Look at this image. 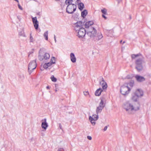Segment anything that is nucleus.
<instances>
[{"label": "nucleus", "instance_id": "bb28decb", "mask_svg": "<svg viewBox=\"0 0 151 151\" xmlns=\"http://www.w3.org/2000/svg\"><path fill=\"white\" fill-rule=\"evenodd\" d=\"M125 84H126V86H129L131 87H132L134 84V81H132L129 83H125Z\"/></svg>", "mask_w": 151, "mask_h": 151}, {"label": "nucleus", "instance_id": "6ab92c4d", "mask_svg": "<svg viewBox=\"0 0 151 151\" xmlns=\"http://www.w3.org/2000/svg\"><path fill=\"white\" fill-rule=\"evenodd\" d=\"M78 8L79 9L81 10H82L84 8V4L82 3H80L78 4Z\"/></svg>", "mask_w": 151, "mask_h": 151}, {"label": "nucleus", "instance_id": "6e6552de", "mask_svg": "<svg viewBox=\"0 0 151 151\" xmlns=\"http://www.w3.org/2000/svg\"><path fill=\"white\" fill-rule=\"evenodd\" d=\"M78 34L77 35L78 37L80 38H83L86 34V31L85 29L81 27L79 30H78Z\"/></svg>", "mask_w": 151, "mask_h": 151}, {"label": "nucleus", "instance_id": "2f4dec72", "mask_svg": "<svg viewBox=\"0 0 151 151\" xmlns=\"http://www.w3.org/2000/svg\"><path fill=\"white\" fill-rule=\"evenodd\" d=\"M34 27L36 29H37L39 27V23L33 24Z\"/></svg>", "mask_w": 151, "mask_h": 151}, {"label": "nucleus", "instance_id": "f03ea898", "mask_svg": "<svg viewBox=\"0 0 151 151\" xmlns=\"http://www.w3.org/2000/svg\"><path fill=\"white\" fill-rule=\"evenodd\" d=\"M143 58H139L136 60L135 63L136 65V68L139 72H140L143 69L142 63L143 61Z\"/></svg>", "mask_w": 151, "mask_h": 151}, {"label": "nucleus", "instance_id": "c85d7f7f", "mask_svg": "<svg viewBox=\"0 0 151 151\" xmlns=\"http://www.w3.org/2000/svg\"><path fill=\"white\" fill-rule=\"evenodd\" d=\"M97 37H98V39H97L99 40L102 38L103 36L101 33H98L97 34Z\"/></svg>", "mask_w": 151, "mask_h": 151}, {"label": "nucleus", "instance_id": "4c0bfd02", "mask_svg": "<svg viewBox=\"0 0 151 151\" xmlns=\"http://www.w3.org/2000/svg\"><path fill=\"white\" fill-rule=\"evenodd\" d=\"M18 6L19 8L21 10H23V8L19 4H18Z\"/></svg>", "mask_w": 151, "mask_h": 151}, {"label": "nucleus", "instance_id": "79ce46f5", "mask_svg": "<svg viewBox=\"0 0 151 151\" xmlns=\"http://www.w3.org/2000/svg\"><path fill=\"white\" fill-rule=\"evenodd\" d=\"M107 127H108V126H106L104 128V129H103V131H106L107 129Z\"/></svg>", "mask_w": 151, "mask_h": 151}, {"label": "nucleus", "instance_id": "c9c22d12", "mask_svg": "<svg viewBox=\"0 0 151 151\" xmlns=\"http://www.w3.org/2000/svg\"><path fill=\"white\" fill-rule=\"evenodd\" d=\"M43 67L45 69H46L48 67L47 66V65L45 63L43 65Z\"/></svg>", "mask_w": 151, "mask_h": 151}, {"label": "nucleus", "instance_id": "2eb2a0df", "mask_svg": "<svg viewBox=\"0 0 151 151\" xmlns=\"http://www.w3.org/2000/svg\"><path fill=\"white\" fill-rule=\"evenodd\" d=\"M55 63V58L54 57H52L50 62L46 63L48 67L50 66L51 65Z\"/></svg>", "mask_w": 151, "mask_h": 151}, {"label": "nucleus", "instance_id": "f3484780", "mask_svg": "<svg viewBox=\"0 0 151 151\" xmlns=\"http://www.w3.org/2000/svg\"><path fill=\"white\" fill-rule=\"evenodd\" d=\"M93 24V22L92 21H89L87 22L85 24V27L86 28H88L89 27Z\"/></svg>", "mask_w": 151, "mask_h": 151}, {"label": "nucleus", "instance_id": "680f3d73", "mask_svg": "<svg viewBox=\"0 0 151 151\" xmlns=\"http://www.w3.org/2000/svg\"><path fill=\"white\" fill-rule=\"evenodd\" d=\"M55 91H57V90H55Z\"/></svg>", "mask_w": 151, "mask_h": 151}, {"label": "nucleus", "instance_id": "a19ab883", "mask_svg": "<svg viewBox=\"0 0 151 151\" xmlns=\"http://www.w3.org/2000/svg\"><path fill=\"white\" fill-rule=\"evenodd\" d=\"M132 59H134L136 58L135 54H132L131 56Z\"/></svg>", "mask_w": 151, "mask_h": 151}, {"label": "nucleus", "instance_id": "f704fd0d", "mask_svg": "<svg viewBox=\"0 0 151 151\" xmlns=\"http://www.w3.org/2000/svg\"><path fill=\"white\" fill-rule=\"evenodd\" d=\"M133 77V76L132 75H129L127 76L126 78L128 79H131Z\"/></svg>", "mask_w": 151, "mask_h": 151}, {"label": "nucleus", "instance_id": "ea45409f", "mask_svg": "<svg viewBox=\"0 0 151 151\" xmlns=\"http://www.w3.org/2000/svg\"><path fill=\"white\" fill-rule=\"evenodd\" d=\"M135 55L136 58L140 56H142V55L140 53H139L136 55L135 54Z\"/></svg>", "mask_w": 151, "mask_h": 151}, {"label": "nucleus", "instance_id": "72a5a7b5", "mask_svg": "<svg viewBox=\"0 0 151 151\" xmlns=\"http://www.w3.org/2000/svg\"><path fill=\"white\" fill-rule=\"evenodd\" d=\"M30 42H33L34 41V39L32 36V34H30Z\"/></svg>", "mask_w": 151, "mask_h": 151}, {"label": "nucleus", "instance_id": "5fc2aeb1", "mask_svg": "<svg viewBox=\"0 0 151 151\" xmlns=\"http://www.w3.org/2000/svg\"><path fill=\"white\" fill-rule=\"evenodd\" d=\"M33 53V52H30V53H29V55H28V56H29L30 54H31V53Z\"/></svg>", "mask_w": 151, "mask_h": 151}, {"label": "nucleus", "instance_id": "bf43d9fd", "mask_svg": "<svg viewBox=\"0 0 151 151\" xmlns=\"http://www.w3.org/2000/svg\"><path fill=\"white\" fill-rule=\"evenodd\" d=\"M125 43V42L124 41L123 42V43H122V44H124V43Z\"/></svg>", "mask_w": 151, "mask_h": 151}, {"label": "nucleus", "instance_id": "49530a36", "mask_svg": "<svg viewBox=\"0 0 151 151\" xmlns=\"http://www.w3.org/2000/svg\"><path fill=\"white\" fill-rule=\"evenodd\" d=\"M54 40H55V42H56V37H55V35H54Z\"/></svg>", "mask_w": 151, "mask_h": 151}, {"label": "nucleus", "instance_id": "052dcab7", "mask_svg": "<svg viewBox=\"0 0 151 151\" xmlns=\"http://www.w3.org/2000/svg\"><path fill=\"white\" fill-rule=\"evenodd\" d=\"M56 1H59L60 0H55Z\"/></svg>", "mask_w": 151, "mask_h": 151}, {"label": "nucleus", "instance_id": "9d476101", "mask_svg": "<svg viewBox=\"0 0 151 151\" xmlns=\"http://www.w3.org/2000/svg\"><path fill=\"white\" fill-rule=\"evenodd\" d=\"M83 25V24L81 21H79L78 22H77L76 23H75L74 27H75V29L76 30V32L78 31V30H79L81 28V26Z\"/></svg>", "mask_w": 151, "mask_h": 151}, {"label": "nucleus", "instance_id": "ddd939ff", "mask_svg": "<svg viewBox=\"0 0 151 151\" xmlns=\"http://www.w3.org/2000/svg\"><path fill=\"white\" fill-rule=\"evenodd\" d=\"M42 122L41 124L42 127L46 130L48 127V125L46 122V119H45L44 120H42Z\"/></svg>", "mask_w": 151, "mask_h": 151}, {"label": "nucleus", "instance_id": "e433bc0d", "mask_svg": "<svg viewBox=\"0 0 151 151\" xmlns=\"http://www.w3.org/2000/svg\"><path fill=\"white\" fill-rule=\"evenodd\" d=\"M85 96H87L89 94V93L88 91L83 92Z\"/></svg>", "mask_w": 151, "mask_h": 151}, {"label": "nucleus", "instance_id": "39448f33", "mask_svg": "<svg viewBox=\"0 0 151 151\" xmlns=\"http://www.w3.org/2000/svg\"><path fill=\"white\" fill-rule=\"evenodd\" d=\"M42 54L41 49H40L38 55V58L40 61L46 60L49 59L50 55L49 53L46 52L43 55H42Z\"/></svg>", "mask_w": 151, "mask_h": 151}, {"label": "nucleus", "instance_id": "864d4df0", "mask_svg": "<svg viewBox=\"0 0 151 151\" xmlns=\"http://www.w3.org/2000/svg\"><path fill=\"white\" fill-rule=\"evenodd\" d=\"M14 1H16L18 3H19V1L18 0H14Z\"/></svg>", "mask_w": 151, "mask_h": 151}, {"label": "nucleus", "instance_id": "3c124183", "mask_svg": "<svg viewBox=\"0 0 151 151\" xmlns=\"http://www.w3.org/2000/svg\"><path fill=\"white\" fill-rule=\"evenodd\" d=\"M46 88L47 89H49L50 88V87L48 86H47Z\"/></svg>", "mask_w": 151, "mask_h": 151}, {"label": "nucleus", "instance_id": "4468645a", "mask_svg": "<svg viewBox=\"0 0 151 151\" xmlns=\"http://www.w3.org/2000/svg\"><path fill=\"white\" fill-rule=\"evenodd\" d=\"M102 81L100 82V84L101 85L103 89H106L107 87V85L106 82L104 81L103 78H101Z\"/></svg>", "mask_w": 151, "mask_h": 151}, {"label": "nucleus", "instance_id": "c756f323", "mask_svg": "<svg viewBox=\"0 0 151 151\" xmlns=\"http://www.w3.org/2000/svg\"><path fill=\"white\" fill-rule=\"evenodd\" d=\"M50 78L52 81L53 82H56L57 81V79L55 78L54 77L53 75L51 76Z\"/></svg>", "mask_w": 151, "mask_h": 151}, {"label": "nucleus", "instance_id": "6e6d98bb", "mask_svg": "<svg viewBox=\"0 0 151 151\" xmlns=\"http://www.w3.org/2000/svg\"><path fill=\"white\" fill-rule=\"evenodd\" d=\"M109 32L110 33V32H112V31H111V30L109 31Z\"/></svg>", "mask_w": 151, "mask_h": 151}, {"label": "nucleus", "instance_id": "393cba45", "mask_svg": "<svg viewBox=\"0 0 151 151\" xmlns=\"http://www.w3.org/2000/svg\"><path fill=\"white\" fill-rule=\"evenodd\" d=\"M48 31H47L45 32L43 34V36L46 40H48Z\"/></svg>", "mask_w": 151, "mask_h": 151}, {"label": "nucleus", "instance_id": "603ef678", "mask_svg": "<svg viewBox=\"0 0 151 151\" xmlns=\"http://www.w3.org/2000/svg\"><path fill=\"white\" fill-rule=\"evenodd\" d=\"M40 12H38V13H37V15H40Z\"/></svg>", "mask_w": 151, "mask_h": 151}, {"label": "nucleus", "instance_id": "dca6fc26", "mask_svg": "<svg viewBox=\"0 0 151 151\" xmlns=\"http://www.w3.org/2000/svg\"><path fill=\"white\" fill-rule=\"evenodd\" d=\"M70 60L73 63H75L76 61V58L74 53H71L70 54Z\"/></svg>", "mask_w": 151, "mask_h": 151}, {"label": "nucleus", "instance_id": "473e14b6", "mask_svg": "<svg viewBox=\"0 0 151 151\" xmlns=\"http://www.w3.org/2000/svg\"><path fill=\"white\" fill-rule=\"evenodd\" d=\"M101 12L104 14H106L107 10L105 8H104L102 9L101 10Z\"/></svg>", "mask_w": 151, "mask_h": 151}, {"label": "nucleus", "instance_id": "58836bf2", "mask_svg": "<svg viewBox=\"0 0 151 151\" xmlns=\"http://www.w3.org/2000/svg\"><path fill=\"white\" fill-rule=\"evenodd\" d=\"M87 138L88 139H89V140H91L92 139V137L91 136H87Z\"/></svg>", "mask_w": 151, "mask_h": 151}, {"label": "nucleus", "instance_id": "f8f14e48", "mask_svg": "<svg viewBox=\"0 0 151 151\" xmlns=\"http://www.w3.org/2000/svg\"><path fill=\"white\" fill-rule=\"evenodd\" d=\"M134 94L135 95L139 97L143 96V92L141 89H138L135 92Z\"/></svg>", "mask_w": 151, "mask_h": 151}, {"label": "nucleus", "instance_id": "5701e85b", "mask_svg": "<svg viewBox=\"0 0 151 151\" xmlns=\"http://www.w3.org/2000/svg\"><path fill=\"white\" fill-rule=\"evenodd\" d=\"M122 1V0H114V5L115 6H117Z\"/></svg>", "mask_w": 151, "mask_h": 151}, {"label": "nucleus", "instance_id": "c03bdc74", "mask_svg": "<svg viewBox=\"0 0 151 151\" xmlns=\"http://www.w3.org/2000/svg\"><path fill=\"white\" fill-rule=\"evenodd\" d=\"M17 19L19 20V21H20L21 19V17L20 16H17Z\"/></svg>", "mask_w": 151, "mask_h": 151}, {"label": "nucleus", "instance_id": "7c9ffc66", "mask_svg": "<svg viewBox=\"0 0 151 151\" xmlns=\"http://www.w3.org/2000/svg\"><path fill=\"white\" fill-rule=\"evenodd\" d=\"M138 98V97L136 96L135 95L134 96H132V100L134 101H137V100Z\"/></svg>", "mask_w": 151, "mask_h": 151}, {"label": "nucleus", "instance_id": "aec40b11", "mask_svg": "<svg viewBox=\"0 0 151 151\" xmlns=\"http://www.w3.org/2000/svg\"><path fill=\"white\" fill-rule=\"evenodd\" d=\"M103 109L100 107L99 106H98L97 107L96 111V114L98 115L99 113H100L101 112L102 110Z\"/></svg>", "mask_w": 151, "mask_h": 151}, {"label": "nucleus", "instance_id": "de8ad7c7", "mask_svg": "<svg viewBox=\"0 0 151 151\" xmlns=\"http://www.w3.org/2000/svg\"><path fill=\"white\" fill-rule=\"evenodd\" d=\"M80 0H77L76 1V3H79V2H80Z\"/></svg>", "mask_w": 151, "mask_h": 151}, {"label": "nucleus", "instance_id": "7ed1b4c3", "mask_svg": "<svg viewBox=\"0 0 151 151\" xmlns=\"http://www.w3.org/2000/svg\"><path fill=\"white\" fill-rule=\"evenodd\" d=\"M37 67V63L36 60L31 61L29 64L28 67V71L29 74L32 72Z\"/></svg>", "mask_w": 151, "mask_h": 151}, {"label": "nucleus", "instance_id": "9b49d317", "mask_svg": "<svg viewBox=\"0 0 151 151\" xmlns=\"http://www.w3.org/2000/svg\"><path fill=\"white\" fill-rule=\"evenodd\" d=\"M136 81L139 82H142L145 80V78L143 76L137 75L135 76Z\"/></svg>", "mask_w": 151, "mask_h": 151}, {"label": "nucleus", "instance_id": "cd10ccee", "mask_svg": "<svg viewBox=\"0 0 151 151\" xmlns=\"http://www.w3.org/2000/svg\"><path fill=\"white\" fill-rule=\"evenodd\" d=\"M92 118H93V120L94 119V120L95 121L97 120L99 118L98 115L97 114L93 115Z\"/></svg>", "mask_w": 151, "mask_h": 151}, {"label": "nucleus", "instance_id": "a18cd8bd", "mask_svg": "<svg viewBox=\"0 0 151 151\" xmlns=\"http://www.w3.org/2000/svg\"><path fill=\"white\" fill-rule=\"evenodd\" d=\"M59 128L60 129L62 130V126L60 124H59Z\"/></svg>", "mask_w": 151, "mask_h": 151}, {"label": "nucleus", "instance_id": "4be33fe9", "mask_svg": "<svg viewBox=\"0 0 151 151\" xmlns=\"http://www.w3.org/2000/svg\"><path fill=\"white\" fill-rule=\"evenodd\" d=\"M89 119L91 122V123L93 125H94L95 124V120H93V118H92V116H89Z\"/></svg>", "mask_w": 151, "mask_h": 151}, {"label": "nucleus", "instance_id": "a211bd4d", "mask_svg": "<svg viewBox=\"0 0 151 151\" xmlns=\"http://www.w3.org/2000/svg\"><path fill=\"white\" fill-rule=\"evenodd\" d=\"M102 89L101 88H99L97 89L95 92V95L96 96H99L101 94V92L102 91Z\"/></svg>", "mask_w": 151, "mask_h": 151}, {"label": "nucleus", "instance_id": "37998d69", "mask_svg": "<svg viewBox=\"0 0 151 151\" xmlns=\"http://www.w3.org/2000/svg\"><path fill=\"white\" fill-rule=\"evenodd\" d=\"M64 150L63 148H59L58 149V151H63Z\"/></svg>", "mask_w": 151, "mask_h": 151}, {"label": "nucleus", "instance_id": "1a4fd4ad", "mask_svg": "<svg viewBox=\"0 0 151 151\" xmlns=\"http://www.w3.org/2000/svg\"><path fill=\"white\" fill-rule=\"evenodd\" d=\"M106 100V97L105 96L101 98V102L99 106L104 108L105 106V102Z\"/></svg>", "mask_w": 151, "mask_h": 151}, {"label": "nucleus", "instance_id": "13d9d810", "mask_svg": "<svg viewBox=\"0 0 151 151\" xmlns=\"http://www.w3.org/2000/svg\"><path fill=\"white\" fill-rule=\"evenodd\" d=\"M122 40H121V41H120V43H122Z\"/></svg>", "mask_w": 151, "mask_h": 151}, {"label": "nucleus", "instance_id": "f257e3e1", "mask_svg": "<svg viewBox=\"0 0 151 151\" xmlns=\"http://www.w3.org/2000/svg\"><path fill=\"white\" fill-rule=\"evenodd\" d=\"M137 106H133V105L129 102L124 103L122 106L126 111L129 114H132L133 111H137L139 109L140 105L138 102H137Z\"/></svg>", "mask_w": 151, "mask_h": 151}, {"label": "nucleus", "instance_id": "8fccbe9b", "mask_svg": "<svg viewBox=\"0 0 151 151\" xmlns=\"http://www.w3.org/2000/svg\"><path fill=\"white\" fill-rule=\"evenodd\" d=\"M108 36H110L111 37H112V35H111L110 34V33H109V34H108Z\"/></svg>", "mask_w": 151, "mask_h": 151}, {"label": "nucleus", "instance_id": "423d86ee", "mask_svg": "<svg viewBox=\"0 0 151 151\" xmlns=\"http://www.w3.org/2000/svg\"><path fill=\"white\" fill-rule=\"evenodd\" d=\"M97 31L96 29L92 27H91L87 34L91 38L93 37L96 35Z\"/></svg>", "mask_w": 151, "mask_h": 151}, {"label": "nucleus", "instance_id": "b1692460", "mask_svg": "<svg viewBox=\"0 0 151 151\" xmlns=\"http://www.w3.org/2000/svg\"><path fill=\"white\" fill-rule=\"evenodd\" d=\"M73 2V0H66L65 1V3L66 5H74V4H72Z\"/></svg>", "mask_w": 151, "mask_h": 151}, {"label": "nucleus", "instance_id": "09e8293b", "mask_svg": "<svg viewBox=\"0 0 151 151\" xmlns=\"http://www.w3.org/2000/svg\"><path fill=\"white\" fill-rule=\"evenodd\" d=\"M102 17L105 19H106V17L105 15H104V14L102 15Z\"/></svg>", "mask_w": 151, "mask_h": 151}, {"label": "nucleus", "instance_id": "a878e982", "mask_svg": "<svg viewBox=\"0 0 151 151\" xmlns=\"http://www.w3.org/2000/svg\"><path fill=\"white\" fill-rule=\"evenodd\" d=\"M32 19L33 24L38 23V22L37 20L36 17H32Z\"/></svg>", "mask_w": 151, "mask_h": 151}, {"label": "nucleus", "instance_id": "0eeeda50", "mask_svg": "<svg viewBox=\"0 0 151 151\" xmlns=\"http://www.w3.org/2000/svg\"><path fill=\"white\" fill-rule=\"evenodd\" d=\"M76 5H68L66 8V12L69 14L73 13L76 10Z\"/></svg>", "mask_w": 151, "mask_h": 151}, {"label": "nucleus", "instance_id": "412c9836", "mask_svg": "<svg viewBox=\"0 0 151 151\" xmlns=\"http://www.w3.org/2000/svg\"><path fill=\"white\" fill-rule=\"evenodd\" d=\"M87 14L88 12L87 10L86 9H85L81 12V16L84 18L87 15Z\"/></svg>", "mask_w": 151, "mask_h": 151}, {"label": "nucleus", "instance_id": "20e7f679", "mask_svg": "<svg viewBox=\"0 0 151 151\" xmlns=\"http://www.w3.org/2000/svg\"><path fill=\"white\" fill-rule=\"evenodd\" d=\"M130 91V88L126 86V84L122 86L121 87L120 92L124 95H125L128 94Z\"/></svg>", "mask_w": 151, "mask_h": 151}, {"label": "nucleus", "instance_id": "4d7b16f0", "mask_svg": "<svg viewBox=\"0 0 151 151\" xmlns=\"http://www.w3.org/2000/svg\"><path fill=\"white\" fill-rule=\"evenodd\" d=\"M129 18L130 19H131V16L130 15L129 16Z\"/></svg>", "mask_w": 151, "mask_h": 151}]
</instances>
